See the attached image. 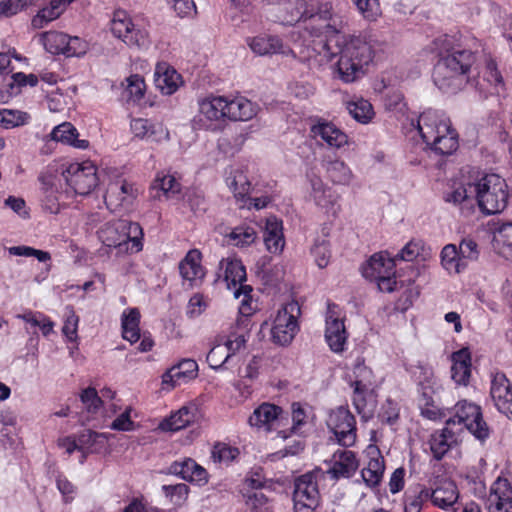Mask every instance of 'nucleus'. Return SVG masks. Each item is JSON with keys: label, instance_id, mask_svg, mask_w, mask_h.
Returning <instances> with one entry per match:
<instances>
[{"label": "nucleus", "instance_id": "obj_61", "mask_svg": "<svg viewBox=\"0 0 512 512\" xmlns=\"http://www.w3.org/2000/svg\"><path fill=\"white\" fill-rule=\"evenodd\" d=\"M378 417L382 422L389 425L394 424L399 418L398 404L391 399H387L381 406Z\"/></svg>", "mask_w": 512, "mask_h": 512}, {"label": "nucleus", "instance_id": "obj_21", "mask_svg": "<svg viewBox=\"0 0 512 512\" xmlns=\"http://www.w3.org/2000/svg\"><path fill=\"white\" fill-rule=\"evenodd\" d=\"M168 473L198 485H204L208 482L206 469L191 458H183L174 461L168 467Z\"/></svg>", "mask_w": 512, "mask_h": 512}, {"label": "nucleus", "instance_id": "obj_47", "mask_svg": "<svg viewBox=\"0 0 512 512\" xmlns=\"http://www.w3.org/2000/svg\"><path fill=\"white\" fill-rule=\"evenodd\" d=\"M130 126L133 134L141 139L146 138L154 141L157 140V138L155 137L157 129L163 132L161 125L155 126L152 123H150L147 119L142 118L133 119L131 121Z\"/></svg>", "mask_w": 512, "mask_h": 512}, {"label": "nucleus", "instance_id": "obj_29", "mask_svg": "<svg viewBox=\"0 0 512 512\" xmlns=\"http://www.w3.org/2000/svg\"><path fill=\"white\" fill-rule=\"evenodd\" d=\"M225 181L234 197L246 205V199L251 192V183L246 171L241 167H230L226 172Z\"/></svg>", "mask_w": 512, "mask_h": 512}, {"label": "nucleus", "instance_id": "obj_14", "mask_svg": "<svg viewBox=\"0 0 512 512\" xmlns=\"http://www.w3.org/2000/svg\"><path fill=\"white\" fill-rule=\"evenodd\" d=\"M138 192V188L133 183L121 176H116L107 184L104 195L105 203L111 211H116L122 206L131 204Z\"/></svg>", "mask_w": 512, "mask_h": 512}, {"label": "nucleus", "instance_id": "obj_35", "mask_svg": "<svg viewBox=\"0 0 512 512\" xmlns=\"http://www.w3.org/2000/svg\"><path fill=\"white\" fill-rule=\"evenodd\" d=\"M394 259L386 257L383 253H375L362 266V275L371 281L387 274L393 273Z\"/></svg>", "mask_w": 512, "mask_h": 512}, {"label": "nucleus", "instance_id": "obj_48", "mask_svg": "<svg viewBox=\"0 0 512 512\" xmlns=\"http://www.w3.org/2000/svg\"><path fill=\"white\" fill-rule=\"evenodd\" d=\"M67 36L69 34H42L41 42L49 53L65 55Z\"/></svg>", "mask_w": 512, "mask_h": 512}, {"label": "nucleus", "instance_id": "obj_28", "mask_svg": "<svg viewBox=\"0 0 512 512\" xmlns=\"http://www.w3.org/2000/svg\"><path fill=\"white\" fill-rule=\"evenodd\" d=\"M154 82L162 94L171 95L179 88L181 75L167 63H158L155 68Z\"/></svg>", "mask_w": 512, "mask_h": 512}, {"label": "nucleus", "instance_id": "obj_13", "mask_svg": "<svg viewBox=\"0 0 512 512\" xmlns=\"http://www.w3.org/2000/svg\"><path fill=\"white\" fill-rule=\"evenodd\" d=\"M348 334L340 309L335 304H328L326 313L325 339L330 349L335 353L345 350Z\"/></svg>", "mask_w": 512, "mask_h": 512}, {"label": "nucleus", "instance_id": "obj_26", "mask_svg": "<svg viewBox=\"0 0 512 512\" xmlns=\"http://www.w3.org/2000/svg\"><path fill=\"white\" fill-rule=\"evenodd\" d=\"M198 365L192 359H184L177 365L170 368L162 376V384L171 388L180 385L197 376Z\"/></svg>", "mask_w": 512, "mask_h": 512}, {"label": "nucleus", "instance_id": "obj_52", "mask_svg": "<svg viewBox=\"0 0 512 512\" xmlns=\"http://www.w3.org/2000/svg\"><path fill=\"white\" fill-rule=\"evenodd\" d=\"M311 254L319 268L327 267L331 258V251L328 241L325 239L316 240L313 247L311 248Z\"/></svg>", "mask_w": 512, "mask_h": 512}, {"label": "nucleus", "instance_id": "obj_49", "mask_svg": "<svg viewBox=\"0 0 512 512\" xmlns=\"http://www.w3.org/2000/svg\"><path fill=\"white\" fill-rule=\"evenodd\" d=\"M229 238L236 246H248L255 241L256 231L250 226L241 225L231 231Z\"/></svg>", "mask_w": 512, "mask_h": 512}, {"label": "nucleus", "instance_id": "obj_17", "mask_svg": "<svg viewBox=\"0 0 512 512\" xmlns=\"http://www.w3.org/2000/svg\"><path fill=\"white\" fill-rule=\"evenodd\" d=\"M459 429L456 428L455 418H449L443 429L431 434L429 445L435 459L441 460L457 444L460 435Z\"/></svg>", "mask_w": 512, "mask_h": 512}, {"label": "nucleus", "instance_id": "obj_40", "mask_svg": "<svg viewBox=\"0 0 512 512\" xmlns=\"http://www.w3.org/2000/svg\"><path fill=\"white\" fill-rule=\"evenodd\" d=\"M140 313L138 309L131 308L124 311L121 318L123 338L130 343H135L140 339Z\"/></svg>", "mask_w": 512, "mask_h": 512}, {"label": "nucleus", "instance_id": "obj_39", "mask_svg": "<svg viewBox=\"0 0 512 512\" xmlns=\"http://www.w3.org/2000/svg\"><path fill=\"white\" fill-rule=\"evenodd\" d=\"M384 470V459L379 452H376V456L371 457L367 466L361 471L364 483L368 487H376L382 480Z\"/></svg>", "mask_w": 512, "mask_h": 512}, {"label": "nucleus", "instance_id": "obj_10", "mask_svg": "<svg viewBox=\"0 0 512 512\" xmlns=\"http://www.w3.org/2000/svg\"><path fill=\"white\" fill-rule=\"evenodd\" d=\"M63 177L78 195H88L98 184L96 167L88 161L69 164L63 171Z\"/></svg>", "mask_w": 512, "mask_h": 512}, {"label": "nucleus", "instance_id": "obj_27", "mask_svg": "<svg viewBox=\"0 0 512 512\" xmlns=\"http://www.w3.org/2000/svg\"><path fill=\"white\" fill-rule=\"evenodd\" d=\"M227 119L248 121L258 113V106L244 96L227 97Z\"/></svg>", "mask_w": 512, "mask_h": 512}, {"label": "nucleus", "instance_id": "obj_8", "mask_svg": "<svg viewBox=\"0 0 512 512\" xmlns=\"http://www.w3.org/2000/svg\"><path fill=\"white\" fill-rule=\"evenodd\" d=\"M456 428L461 433L464 428L471 432L478 440L484 441L489 436V428L483 421L481 409L478 405L466 400L459 401L455 407Z\"/></svg>", "mask_w": 512, "mask_h": 512}, {"label": "nucleus", "instance_id": "obj_36", "mask_svg": "<svg viewBox=\"0 0 512 512\" xmlns=\"http://www.w3.org/2000/svg\"><path fill=\"white\" fill-rule=\"evenodd\" d=\"M196 412L197 407L193 404L183 406L169 418L164 419L160 423V428L163 431H178L184 429L194 422Z\"/></svg>", "mask_w": 512, "mask_h": 512}, {"label": "nucleus", "instance_id": "obj_64", "mask_svg": "<svg viewBox=\"0 0 512 512\" xmlns=\"http://www.w3.org/2000/svg\"><path fill=\"white\" fill-rule=\"evenodd\" d=\"M180 17H190L196 13V5L193 0H166Z\"/></svg>", "mask_w": 512, "mask_h": 512}, {"label": "nucleus", "instance_id": "obj_53", "mask_svg": "<svg viewBox=\"0 0 512 512\" xmlns=\"http://www.w3.org/2000/svg\"><path fill=\"white\" fill-rule=\"evenodd\" d=\"M75 137H78L77 129L68 122L56 126L51 132V138L57 142L70 144Z\"/></svg>", "mask_w": 512, "mask_h": 512}, {"label": "nucleus", "instance_id": "obj_11", "mask_svg": "<svg viewBox=\"0 0 512 512\" xmlns=\"http://www.w3.org/2000/svg\"><path fill=\"white\" fill-rule=\"evenodd\" d=\"M128 229L135 232L140 230V227L125 220H117L105 224L99 230L98 237L107 247L122 248L132 242L138 252L142 249V244L136 237H130Z\"/></svg>", "mask_w": 512, "mask_h": 512}, {"label": "nucleus", "instance_id": "obj_24", "mask_svg": "<svg viewBox=\"0 0 512 512\" xmlns=\"http://www.w3.org/2000/svg\"><path fill=\"white\" fill-rule=\"evenodd\" d=\"M311 133L331 148H341L348 143V136L335 124L318 121L311 127Z\"/></svg>", "mask_w": 512, "mask_h": 512}, {"label": "nucleus", "instance_id": "obj_7", "mask_svg": "<svg viewBox=\"0 0 512 512\" xmlns=\"http://www.w3.org/2000/svg\"><path fill=\"white\" fill-rule=\"evenodd\" d=\"M320 470L305 473L295 479L294 512H313L319 502L318 477Z\"/></svg>", "mask_w": 512, "mask_h": 512}, {"label": "nucleus", "instance_id": "obj_4", "mask_svg": "<svg viewBox=\"0 0 512 512\" xmlns=\"http://www.w3.org/2000/svg\"><path fill=\"white\" fill-rule=\"evenodd\" d=\"M469 187L473 188L475 200L484 214L501 213L507 207L508 185L498 174H485Z\"/></svg>", "mask_w": 512, "mask_h": 512}, {"label": "nucleus", "instance_id": "obj_57", "mask_svg": "<svg viewBox=\"0 0 512 512\" xmlns=\"http://www.w3.org/2000/svg\"><path fill=\"white\" fill-rule=\"evenodd\" d=\"M364 18L373 21L381 14L379 0H352Z\"/></svg>", "mask_w": 512, "mask_h": 512}, {"label": "nucleus", "instance_id": "obj_55", "mask_svg": "<svg viewBox=\"0 0 512 512\" xmlns=\"http://www.w3.org/2000/svg\"><path fill=\"white\" fill-rule=\"evenodd\" d=\"M135 29L130 16L124 10L114 12L111 19V32H132Z\"/></svg>", "mask_w": 512, "mask_h": 512}, {"label": "nucleus", "instance_id": "obj_25", "mask_svg": "<svg viewBox=\"0 0 512 512\" xmlns=\"http://www.w3.org/2000/svg\"><path fill=\"white\" fill-rule=\"evenodd\" d=\"M424 498L431 499L433 504L441 509L453 506L459 498V492L454 482L442 481L434 490L423 489Z\"/></svg>", "mask_w": 512, "mask_h": 512}, {"label": "nucleus", "instance_id": "obj_42", "mask_svg": "<svg viewBox=\"0 0 512 512\" xmlns=\"http://www.w3.org/2000/svg\"><path fill=\"white\" fill-rule=\"evenodd\" d=\"M441 263L450 274H458L467 267V263H464L454 244L444 246L441 251Z\"/></svg>", "mask_w": 512, "mask_h": 512}, {"label": "nucleus", "instance_id": "obj_45", "mask_svg": "<svg viewBox=\"0 0 512 512\" xmlns=\"http://www.w3.org/2000/svg\"><path fill=\"white\" fill-rule=\"evenodd\" d=\"M292 409V425L289 429H282L278 431V437L287 439L292 435H300L302 433L303 426L306 425L307 415L305 410L299 403H293Z\"/></svg>", "mask_w": 512, "mask_h": 512}, {"label": "nucleus", "instance_id": "obj_56", "mask_svg": "<svg viewBox=\"0 0 512 512\" xmlns=\"http://www.w3.org/2000/svg\"><path fill=\"white\" fill-rule=\"evenodd\" d=\"M162 490L166 497L170 499L175 505H181L184 503L188 496L189 488L184 483L175 485H164Z\"/></svg>", "mask_w": 512, "mask_h": 512}, {"label": "nucleus", "instance_id": "obj_32", "mask_svg": "<svg viewBox=\"0 0 512 512\" xmlns=\"http://www.w3.org/2000/svg\"><path fill=\"white\" fill-rule=\"evenodd\" d=\"M451 378L457 385H468L471 377V354L467 348L451 355Z\"/></svg>", "mask_w": 512, "mask_h": 512}, {"label": "nucleus", "instance_id": "obj_37", "mask_svg": "<svg viewBox=\"0 0 512 512\" xmlns=\"http://www.w3.org/2000/svg\"><path fill=\"white\" fill-rule=\"evenodd\" d=\"M180 190V183L169 174H158L151 186L153 198L158 199H161L162 196L166 199H173L180 193Z\"/></svg>", "mask_w": 512, "mask_h": 512}, {"label": "nucleus", "instance_id": "obj_51", "mask_svg": "<svg viewBox=\"0 0 512 512\" xmlns=\"http://www.w3.org/2000/svg\"><path fill=\"white\" fill-rule=\"evenodd\" d=\"M239 455V450L225 443H217L213 446L211 457L214 462L229 464Z\"/></svg>", "mask_w": 512, "mask_h": 512}, {"label": "nucleus", "instance_id": "obj_1", "mask_svg": "<svg viewBox=\"0 0 512 512\" xmlns=\"http://www.w3.org/2000/svg\"><path fill=\"white\" fill-rule=\"evenodd\" d=\"M440 41L445 55L441 56L434 67L433 81L443 92L456 93L468 84L476 57L472 51L454 44L449 34H444Z\"/></svg>", "mask_w": 512, "mask_h": 512}, {"label": "nucleus", "instance_id": "obj_9", "mask_svg": "<svg viewBox=\"0 0 512 512\" xmlns=\"http://www.w3.org/2000/svg\"><path fill=\"white\" fill-rule=\"evenodd\" d=\"M327 426L343 447L353 446L356 442V420L347 407L339 406L330 411Z\"/></svg>", "mask_w": 512, "mask_h": 512}, {"label": "nucleus", "instance_id": "obj_20", "mask_svg": "<svg viewBox=\"0 0 512 512\" xmlns=\"http://www.w3.org/2000/svg\"><path fill=\"white\" fill-rule=\"evenodd\" d=\"M201 262V252L198 249H192L188 251L186 256L179 263L180 275L190 288L199 286L206 275V271Z\"/></svg>", "mask_w": 512, "mask_h": 512}, {"label": "nucleus", "instance_id": "obj_43", "mask_svg": "<svg viewBox=\"0 0 512 512\" xmlns=\"http://www.w3.org/2000/svg\"><path fill=\"white\" fill-rule=\"evenodd\" d=\"M214 346L210 349V351L207 354V363L213 370H220L224 369L225 365L229 364L235 354L231 353V351H227L224 344L218 340V338L215 339Z\"/></svg>", "mask_w": 512, "mask_h": 512}, {"label": "nucleus", "instance_id": "obj_46", "mask_svg": "<svg viewBox=\"0 0 512 512\" xmlns=\"http://www.w3.org/2000/svg\"><path fill=\"white\" fill-rule=\"evenodd\" d=\"M30 119V115L25 111L0 109V125L5 129L26 125Z\"/></svg>", "mask_w": 512, "mask_h": 512}, {"label": "nucleus", "instance_id": "obj_59", "mask_svg": "<svg viewBox=\"0 0 512 512\" xmlns=\"http://www.w3.org/2000/svg\"><path fill=\"white\" fill-rule=\"evenodd\" d=\"M33 0H3L0 2V17L13 16L29 5Z\"/></svg>", "mask_w": 512, "mask_h": 512}, {"label": "nucleus", "instance_id": "obj_5", "mask_svg": "<svg viewBox=\"0 0 512 512\" xmlns=\"http://www.w3.org/2000/svg\"><path fill=\"white\" fill-rule=\"evenodd\" d=\"M299 313L300 307L295 301L286 303L277 311L270 328L271 340L274 343L282 346L291 343L299 329Z\"/></svg>", "mask_w": 512, "mask_h": 512}, {"label": "nucleus", "instance_id": "obj_54", "mask_svg": "<svg viewBox=\"0 0 512 512\" xmlns=\"http://www.w3.org/2000/svg\"><path fill=\"white\" fill-rule=\"evenodd\" d=\"M64 317L65 319L62 332L69 341H75L77 339L79 317L76 315L72 307L65 308Z\"/></svg>", "mask_w": 512, "mask_h": 512}, {"label": "nucleus", "instance_id": "obj_44", "mask_svg": "<svg viewBox=\"0 0 512 512\" xmlns=\"http://www.w3.org/2000/svg\"><path fill=\"white\" fill-rule=\"evenodd\" d=\"M347 110L356 121L363 124L369 123L375 114L371 103L363 98L347 102Z\"/></svg>", "mask_w": 512, "mask_h": 512}, {"label": "nucleus", "instance_id": "obj_16", "mask_svg": "<svg viewBox=\"0 0 512 512\" xmlns=\"http://www.w3.org/2000/svg\"><path fill=\"white\" fill-rule=\"evenodd\" d=\"M490 395L497 410L512 420V383L507 376L497 371L491 376Z\"/></svg>", "mask_w": 512, "mask_h": 512}, {"label": "nucleus", "instance_id": "obj_19", "mask_svg": "<svg viewBox=\"0 0 512 512\" xmlns=\"http://www.w3.org/2000/svg\"><path fill=\"white\" fill-rule=\"evenodd\" d=\"M240 315L241 316L236 320V323L230 327L227 334H220L216 337L224 344L227 351H231V353H234L235 355L245 349L250 336L249 315Z\"/></svg>", "mask_w": 512, "mask_h": 512}, {"label": "nucleus", "instance_id": "obj_22", "mask_svg": "<svg viewBox=\"0 0 512 512\" xmlns=\"http://www.w3.org/2000/svg\"><path fill=\"white\" fill-rule=\"evenodd\" d=\"M487 501L488 512H512V487L507 479L494 481Z\"/></svg>", "mask_w": 512, "mask_h": 512}, {"label": "nucleus", "instance_id": "obj_30", "mask_svg": "<svg viewBox=\"0 0 512 512\" xmlns=\"http://www.w3.org/2000/svg\"><path fill=\"white\" fill-rule=\"evenodd\" d=\"M42 208L50 214H58L64 203L61 202L62 194L58 192V185L54 178L41 176Z\"/></svg>", "mask_w": 512, "mask_h": 512}, {"label": "nucleus", "instance_id": "obj_2", "mask_svg": "<svg viewBox=\"0 0 512 512\" xmlns=\"http://www.w3.org/2000/svg\"><path fill=\"white\" fill-rule=\"evenodd\" d=\"M346 36L347 34H329L327 44L346 41L340 49L337 72L343 82L352 83L364 76L366 67L373 60L375 50L368 34L349 35V41L346 40Z\"/></svg>", "mask_w": 512, "mask_h": 512}, {"label": "nucleus", "instance_id": "obj_15", "mask_svg": "<svg viewBox=\"0 0 512 512\" xmlns=\"http://www.w3.org/2000/svg\"><path fill=\"white\" fill-rule=\"evenodd\" d=\"M307 178L310 185L309 196L315 205L325 213L336 215L340 208L339 196L313 170L307 173Z\"/></svg>", "mask_w": 512, "mask_h": 512}, {"label": "nucleus", "instance_id": "obj_41", "mask_svg": "<svg viewBox=\"0 0 512 512\" xmlns=\"http://www.w3.org/2000/svg\"><path fill=\"white\" fill-rule=\"evenodd\" d=\"M324 168L329 179L336 185H349L353 179L351 169L339 159L328 161Z\"/></svg>", "mask_w": 512, "mask_h": 512}, {"label": "nucleus", "instance_id": "obj_33", "mask_svg": "<svg viewBox=\"0 0 512 512\" xmlns=\"http://www.w3.org/2000/svg\"><path fill=\"white\" fill-rule=\"evenodd\" d=\"M264 243L266 249L273 254H280L285 246L282 221L275 216L266 219L264 229Z\"/></svg>", "mask_w": 512, "mask_h": 512}, {"label": "nucleus", "instance_id": "obj_12", "mask_svg": "<svg viewBox=\"0 0 512 512\" xmlns=\"http://www.w3.org/2000/svg\"><path fill=\"white\" fill-rule=\"evenodd\" d=\"M227 97L211 96L199 102V113L195 119L198 129L216 130L220 121L227 119Z\"/></svg>", "mask_w": 512, "mask_h": 512}, {"label": "nucleus", "instance_id": "obj_38", "mask_svg": "<svg viewBox=\"0 0 512 512\" xmlns=\"http://www.w3.org/2000/svg\"><path fill=\"white\" fill-rule=\"evenodd\" d=\"M354 373L356 374V379L352 383V387L354 388V398L353 403L358 413L361 414L364 410V399L363 394L368 390L370 386V375L371 371L363 364H358Z\"/></svg>", "mask_w": 512, "mask_h": 512}, {"label": "nucleus", "instance_id": "obj_50", "mask_svg": "<svg viewBox=\"0 0 512 512\" xmlns=\"http://www.w3.org/2000/svg\"><path fill=\"white\" fill-rule=\"evenodd\" d=\"M67 43H66V51L65 56L66 57H79L84 55L87 50L89 49V41L84 38L80 37L78 35L72 36L69 34L67 36Z\"/></svg>", "mask_w": 512, "mask_h": 512}, {"label": "nucleus", "instance_id": "obj_23", "mask_svg": "<svg viewBox=\"0 0 512 512\" xmlns=\"http://www.w3.org/2000/svg\"><path fill=\"white\" fill-rule=\"evenodd\" d=\"M283 420V410L270 403L261 404L249 417L251 426L265 428L266 430H271L274 425L280 426Z\"/></svg>", "mask_w": 512, "mask_h": 512}, {"label": "nucleus", "instance_id": "obj_6", "mask_svg": "<svg viewBox=\"0 0 512 512\" xmlns=\"http://www.w3.org/2000/svg\"><path fill=\"white\" fill-rule=\"evenodd\" d=\"M224 267V279L229 289L234 288V296L239 299L243 296L239 307V313L243 315L251 314L250 300L252 288L244 284L246 281V269L238 259H226L220 262Z\"/></svg>", "mask_w": 512, "mask_h": 512}, {"label": "nucleus", "instance_id": "obj_18", "mask_svg": "<svg viewBox=\"0 0 512 512\" xmlns=\"http://www.w3.org/2000/svg\"><path fill=\"white\" fill-rule=\"evenodd\" d=\"M327 473L330 478L339 480L352 477L359 467L356 454L347 449H337L331 456Z\"/></svg>", "mask_w": 512, "mask_h": 512}, {"label": "nucleus", "instance_id": "obj_3", "mask_svg": "<svg viewBox=\"0 0 512 512\" xmlns=\"http://www.w3.org/2000/svg\"><path fill=\"white\" fill-rule=\"evenodd\" d=\"M416 128L426 146L438 155H451L458 148V135L450 119L441 111L426 110L417 119Z\"/></svg>", "mask_w": 512, "mask_h": 512}, {"label": "nucleus", "instance_id": "obj_62", "mask_svg": "<svg viewBox=\"0 0 512 512\" xmlns=\"http://www.w3.org/2000/svg\"><path fill=\"white\" fill-rule=\"evenodd\" d=\"M246 505L251 512H272V506L263 493H254L246 500Z\"/></svg>", "mask_w": 512, "mask_h": 512}, {"label": "nucleus", "instance_id": "obj_31", "mask_svg": "<svg viewBox=\"0 0 512 512\" xmlns=\"http://www.w3.org/2000/svg\"><path fill=\"white\" fill-rule=\"evenodd\" d=\"M469 185H473V183L459 184L444 194L445 202L459 207L461 212L466 215H470L474 211L475 205V196H471L473 188H470Z\"/></svg>", "mask_w": 512, "mask_h": 512}, {"label": "nucleus", "instance_id": "obj_63", "mask_svg": "<svg viewBox=\"0 0 512 512\" xmlns=\"http://www.w3.org/2000/svg\"><path fill=\"white\" fill-rule=\"evenodd\" d=\"M208 300L201 294L193 295L187 305V315L190 318L200 316L208 307Z\"/></svg>", "mask_w": 512, "mask_h": 512}, {"label": "nucleus", "instance_id": "obj_34", "mask_svg": "<svg viewBox=\"0 0 512 512\" xmlns=\"http://www.w3.org/2000/svg\"><path fill=\"white\" fill-rule=\"evenodd\" d=\"M251 50L260 56L284 53V47L276 34H256L247 39Z\"/></svg>", "mask_w": 512, "mask_h": 512}, {"label": "nucleus", "instance_id": "obj_58", "mask_svg": "<svg viewBox=\"0 0 512 512\" xmlns=\"http://www.w3.org/2000/svg\"><path fill=\"white\" fill-rule=\"evenodd\" d=\"M145 82L144 79L138 75H131L127 78L126 92L129 95V99L136 102L144 96Z\"/></svg>", "mask_w": 512, "mask_h": 512}, {"label": "nucleus", "instance_id": "obj_60", "mask_svg": "<svg viewBox=\"0 0 512 512\" xmlns=\"http://www.w3.org/2000/svg\"><path fill=\"white\" fill-rule=\"evenodd\" d=\"M80 399L90 413H96L102 405V400L95 388L88 387L84 389L80 394Z\"/></svg>", "mask_w": 512, "mask_h": 512}]
</instances>
